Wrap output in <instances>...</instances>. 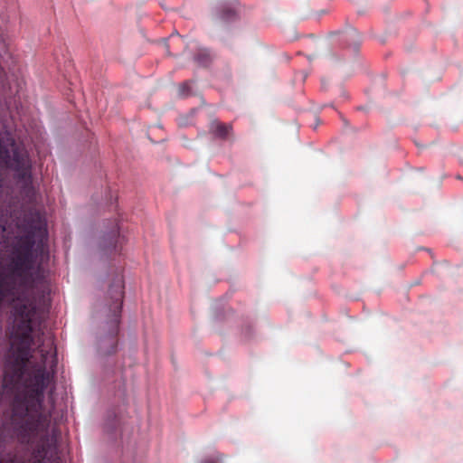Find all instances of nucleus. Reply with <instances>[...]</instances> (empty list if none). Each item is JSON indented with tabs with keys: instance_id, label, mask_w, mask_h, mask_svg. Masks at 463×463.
I'll list each match as a JSON object with an SVG mask.
<instances>
[{
	"instance_id": "4",
	"label": "nucleus",
	"mask_w": 463,
	"mask_h": 463,
	"mask_svg": "<svg viewBox=\"0 0 463 463\" xmlns=\"http://www.w3.org/2000/svg\"><path fill=\"white\" fill-rule=\"evenodd\" d=\"M215 58V55L213 52L207 48L200 47L197 49L196 52L194 55V62L203 68L209 67L213 60Z\"/></svg>"
},
{
	"instance_id": "9",
	"label": "nucleus",
	"mask_w": 463,
	"mask_h": 463,
	"mask_svg": "<svg viewBox=\"0 0 463 463\" xmlns=\"http://www.w3.org/2000/svg\"><path fill=\"white\" fill-rule=\"evenodd\" d=\"M181 87H182L183 90H184V89L188 88V83L187 82H184Z\"/></svg>"
},
{
	"instance_id": "6",
	"label": "nucleus",
	"mask_w": 463,
	"mask_h": 463,
	"mask_svg": "<svg viewBox=\"0 0 463 463\" xmlns=\"http://www.w3.org/2000/svg\"><path fill=\"white\" fill-rule=\"evenodd\" d=\"M106 241H108V249H113L115 251H118V246H121L124 241V238L119 235L118 223H116L113 229L109 232Z\"/></svg>"
},
{
	"instance_id": "1",
	"label": "nucleus",
	"mask_w": 463,
	"mask_h": 463,
	"mask_svg": "<svg viewBox=\"0 0 463 463\" xmlns=\"http://www.w3.org/2000/svg\"><path fill=\"white\" fill-rule=\"evenodd\" d=\"M2 163L14 172V177L21 184V194L28 201H33L35 190L33 185L32 165L27 152L13 143L10 149L0 146Z\"/></svg>"
},
{
	"instance_id": "5",
	"label": "nucleus",
	"mask_w": 463,
	"mask_h": 463,
	"mask_svg": "<svg viewBox=\"0 0 463 463\" xmlns=\"http://www.w3.org/2000/svg\"><path fill=\"white\" fill-rule=\"evenodd\" d=\"M210 131L219 138L228 139L232 135V125L224 124L218 120H213L211 122Z\"/></svg>"
},
{
	"instance_id": "10",
	"label": "nucleus",
	"mask_w": 463,
	"mask_h": 463,
	"mask_svg": "<svg viewBox=\"0 0 463 463\" xmlns=\"http://www.w3.org/2000/svg\"><path fill=\"white\" fill-rule=\"evenodd\" d=\"M1 230H2V232H5V226H2V227H1Z\"/></svg>"
},
{
	"instance_id": "7",
	"label": "nucleus",
	"mask_w": 463,
	"mask_h": 463,
	"mask_svg": "<svg viewBox=\"0 0 463 463\" xmlns=\"http://www.w3.org/2000/svg\"><path fill=\"white\" fill-rule=\"evenodd\" d=\"M236 16V12L234 9L228 8L222 11V19L224 21H229L234 19Z\"/></svg>"
},
{
	"instance_id": "2",
	"label": "nucleus",
	"mask_w": 463,
	"mask_h": 463,
	"mask_svg": "<svg viewBox=\"0 0 463 463\" xmlns=\"http://www.w3.org/2000/svg\"><path fill=\"white\" fill-rule=\"evenodd\" d=\"M124 284L121 277H118L110 285L109 289V298L112 302L109 307L111 312V321L109 334L99 340V350L104 355H110L117 352L118 335L119 332V323L122 310V302L124 297Z\"/></svg>"
},
{
	"instance_id": "3",
	"label": "nucleus",
	"mask_w": 463,
	"mask_h": 463,
	"mask_svg": "<svg viewBox=\"0 0 463 463\" xmlns=\"http://www.w3.org/2000/svg\"><path fill=\"white\" fill-rule=\"evenodd\" d=\"M339 41L346 47L356 50L359 47L361 39L359 33L354 28L350 27L340 33Z\"/></svg>"
},
{
	"instance_id": "8",
	"label": "nucleus",
	"mask_w": 463,
	"mask_h": 463,
	"mask_svg": "<svg viewBox=\"0 0 463 463\" xmlns=\"http://www.w3.org/2000/svg\"><path fill=\"white\" fill-rule=\"evenodd\" d=\"M220 459L215 458H204L201 463H219Z\"/></svg>"
}]
</instances>
